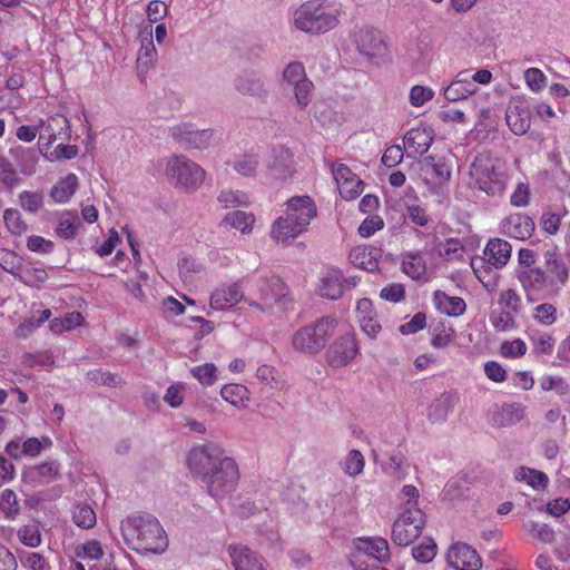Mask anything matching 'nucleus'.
<instances>
[{
    "mask_svg": "<svg viewBox=\"0 0 570 570\" xmlns=\"http://www.w3.org/2000/svg\"><path fill=\"white\" fill-rule=\"evenodd\" d=\"M187 462L193 473L202 475L213 498L229 494L239 479L236 462L215 444L194 448L188 454Z\"/></svg>",
    "mask_w": 570,
    "mask_h": 570,
    "instance_id": "nucleus-1",
    "label": "nucleus"
},
{
    "mask_svg": "<svg viewBox=\"0 0 570 570\" xmlns=\"http://www.w3.org/2000/svg\"><path fill=\"white\" fill-rule=\"evenodd\" d=\"M127 546L139 553L161 554L168 547V538L159 521L150 514L130 515L121 522Z\"/></svg>",
    "mask_w": 570,
    "mask_h": 570,
    "instance_id": "nucleus-2",
    "label": "nucleus"
},
{
    "mask_svg": "<svg viewBox=\"0 0 570 570\" xmlns=\"http://www.w3.org/2000/svg\"><path fill=\"white\" fill-rule=\"evenodd\" d=\"M569 278L566 263L553 249L543 253V265L539 269H529L522 275V287L530 292H548L557 294Z\"/></svg>",
    "mask_w": 570,
    "mask_h": 570,
    "instance_id": "nucleus-3",
    "label": "nucleus"
},
{
    "mask_svg": "<svg viewBox=\"0 0 570 570\" xmlns=\"http://www.w3.org/2000/svg\"><path fill=\"white\" fill-rule=\"evenodd\" d=\"M337 22V11L320 0L307 1L295 11V26L304 32L324 33Z\"/></svg>",
    "mask_w": 570,
    "mask_h": 570,
    "instance_id": "nucleus-4",
    "label": "nucleus"
},
{
    "mask_svg": "<svg viewBox=\"0 0 570 570\" xmlns=\"http://www.w3.org/2000/svg\"><path fill=\"white\" fill-rule=\"evenodd\" d=\"M165 176L175 188L193 193L203 185L206 171L188 157L173 155L167 159Z\"/></svg>",
    "mask_w": 570,
    "mask_h": 570,
    "instance_id": "nucleus-5",
    "label": "nucleus"
},
{
    "mask_svg": "<svg viewBox=\"0 0 570 570\" xmlns=\"http://www.w3.org/2000/svg\"><path fill=\"white\" fill-rule=\"evenodd\" d=\"M335 325V318L323 316L313 324L298 328L292 336L293 348L305 355L317 354L326 346Z\"/></svg>",
    "mask_w": 570,
    "mask_h": 570,
    "instance_id": "nucleus-6",
    "label": "nucleus"
},
{
    "mask_svg": "<svg viewBox=\"0 0 570 570\" xmlns=\"http://www.w3.org/2000/svg\"><path fill=\"white\" fill-rule=\"evenodd\" d=\"M470 175L479 189L489 196H500L505 189L507 176L497 160L488 154H479L470 167Z\"/></svg>",
    "mask_w": 570,
    "mask_h": 570,
    "instance_id": "nucleus-7",
    "label": "nucleus"
},
{
    "mask_svg": "<svg viewBox=\"0 0 570 570\" xmlns=\"http://www.w3.org/2000/svg\"><path fill=\"white\" fill-rule=\"evenodd\" d=\"M424 525L423 511L415 507L406 508L393 523L392 540L400 547H407L421 535Z\"/></svg>",
    "mask_w": 570,
    "mask_h": 570,
    "instance_id": "nucleus-8",
    "label": "nucleus"
},
{
    "mask_svg": "<svg viewBox=\"0 0 570 570\" xmlns=\"http://www.w3.org/2000/svg\"><path fill=\"white\" fill-rule=\"evenodd\" d=\"M169 135L185 150L207 149L215 140L213 129H197L191 122H181L170 127Z\"/></svg>",
    "mask_w": 570,
    "mask_h": 570,
    "instance_id": "nucleus-9",
    "label": "nucleus"
},
{
    "mask_svg": "<svg viewBox=\"0 0 570 570\" xmlns=\"http://www.w3.org/2000/svg\"><path fill=\"white\" fill-rule=\"evenodd\" d=\"M283 80L293 88L297 106L307 107L313 97L314 85L307 78L303 63H288L283 71Z\"/></svg>",
    "mask_w": 570,
    "mask_h": 570,
    "instance_id": "nucleus-10",
    "label": "nucleus"
},
{
    "mask_svg": "<svg viewBox=\"0 0 570 570\" xmlns=\"http://www.w3.org/2000/svg\"><path fill=\"white\" fill-rule=\"evenodd\" d=\"M70 138L69 120L60 114L48 117L46 120L40 121L39 126V147L38 151L47 156L49 147L53 141L68 140Z\"/></svg>",
    "mask_w": 570,
    "mask_h": 570,
    "instance_id": "nucleus-11",
    "label": "nucleus"
},
{
    "mask_svg": "<svg viewBox=\"0 0 570 570\" xmlns=\"http://www.w3.org/2000/svg\"><path fill=\"white\" fill-rule=\"evenodd\" d=\"M448 562L456 570H480L482 560L478 552L466 543L458 542L448 552Z\"/></svg>",
    "mask_w": 570,
    "mask_h": 570,
    "instance_id": "nucleus-12",
    "label": "nucleus"
},
{
    "mask_svg": "<svg viewBox=\"0 0 570 570\" xmlns=\"http://www.w3.org/2000/svg\"><path fill=\"white\" fill-rule=\"evenodd\" d=\"M360 53L372 59L383 57L386 52V45L381 32L374 28H362L354 35Z\"/></svg>",
    "mask_w": 570,
    "mask_h": 570,
    "instance_id": "nucleus-13",
    "label": "nucleus"
},
{
    "mask_svg": "<svg viewBox=\"0 0 570 570\" xmlns=\"http://www.w3.org/2000/svg\"><path fill=\"white\" fill-rule=\"evenodd\" d=\"M357 345L353 336L345 335L336 338L326 352V360L333 367L346 365L357 354Z\"/></svg>",
    "mask_w": 570,
    "mask_h": 570,
    "instance_id": "nucleus-14",
    "label": "nucleus"
},
{
    "mask_svg": "<svg viewBox=\"0 0 570 570\" xmlns=\"http://www.w3.org/2000/svg\"><path fill=\"white\" fill-rule=\"evenodd\" d=\"M354 546L358 559L361 557L367 556L380 563H384L391 559L389 542L386 539L382 537H372V538H357L354 540Z\"/></svg>",
    "mask_w": 570,
    "mask_h": 570,
    "instance_id": "nucleus-15",
    "label": "nucleus"
},
{
    "mask_svg": "<svg viewBox=\"0 0 570 570\" xmlns=\"http://www.w3.org/2000/svg\"><path fill=\"white\" fill-rule=\"evenodd\" d=\"M59 476V464L56 461L43 462L23 470L22 480L32 487L48 484Z\"/></svg>",
    "mask_w": 570,
    "mask_h": 570,
    "instance_id": "nucleus-16",
    "label": "nucleus"
},
{
    "mask_svg": "<svg viewBox=\"0 0 570 570\" xmlns=\"http://www.w3.org/2000/svg\"><path fill=\"white\" fill-rule=\"evenodd\" d=\"M229 556L235 570H267L265 561L245 546H230Z\"/></svg>",
    "mask_w": 570,
    "mask_h": 570,
    "instance_id": "nucleus-17",
    "label": "nucleus"
},
{
    "mask_svg": "<svg viewBox=\"0 0 570 570\" xmlns=\"http://www.w3.org/2000/svg\"><path fill=\"white\" fill-rule=\"evenodd\" d=\"M286 205V213L306 228L317 214L314 200L307 195L294 196L287 200Z\"/></svg>",
    "mask_w": 570,
    "mask_h": 570,
    "instance_id": "nucleus-18",
    "label": "nucleus"
},
{
    "mask_svg": "<svg viewBox=\"0 0 570 570\" xmlns=\"http://www.w3.org/2000/svg\"><path fill=\"white\" fill-rule=\"evenodd\" d=\"M234 86L239 94L261 100L265 99L268 95V89L263 79L254 71L239 73L234 80Z\"/></svg>",
    "mask_w": 570,
    "mask_h": 570,
    "instance_id": "nucleus-19",
    "label": "nucleus"
},
{
    "mask_svg": "<svg viewBox=\"0 0 570 570\" xmlns=\"http://www.w3.org/2000/svg\"><path fill=\"white\" fill-rule=\"evenodd\" d=\"M259 298L266 308H271L273 304L279 302L287 294V286L278 276L261 278L257 283Z\"/></svg>",
    "mask_w": 570,
    "mask_h": 570,
    "instance_id": "nucleus-20",
    "label": "nucleus"
},
{
    "mask_svg": "<svg viewBox=\"0 0 570 570\" xmlns=\"http://www.w3.org/2000/svg\"><path fill=\"white\" fill-rule=\"evenodd\" d=\"M307 228L302 223L295 220L286 213L285 216L278 217L272 225L271 237L277 243H286L291 238H295Z\"/></svg>",
    "mask_w": 570,
    "mask_h": 570,
    "instance_id": "nucleus-21",
    "label": "nucleus"
},
{
    "mask_svg": "<svg viewBox=\"0 0 570 570\" xmlns=\"http://www.w3.org/2000/svg\"><path fill=\"white\" fill-rule=\"evenodd\" d=\"M404 147L409 157L423 155L426 153L433 141L431 130L425 127H415L410 129L404 136Z\"/></svg>",
    "mask_w": 570,
    "mask_h": 570,
    "instance_id": "nucleus-22",
    "label": "nucleus"
},
{
    "mask_svg": "<svg viewBox=\"0 0 570 570\" xmlns=\"http://www.w3.org/2000/svg\"><path fill=\"white\" fill-rule=\"evenodd\" d=\"M476 85L470 80V71L462 70L456 73L454 80L444 89V97L449 101H458L475 94Z\"/></svg>",
    "mask_w": 570,
    "mask_h": 570,
    "instance_id": "nucleus-23",
    "label": "nucleus"
},
{
    "mask_svg": "<svg viewBox=\"0 0 570 570\" xmlns=\"http://www.w3.org/2000/svg\"><path fill=\"white\" fill-rule=\"evenodd\" d=\"M292 155L288 148L277 146L273 148L272 161L268 164V171L274 179H286L292 176Z\"/></svg>",
    "mask_w": 570,
    "mask_h": 570,
    "instance_id": "nucleus-24",
    "label": "nucleus"
},
{
    "mask_svg": "<svg viewBox=\"0 0 570 570\" xmlns=\"http://www.w3.org/2000/svg\"><path fill=\"white\" fill-rule=\"evenodd\" d=\"M511 245L503 239H490L484 249V261L495 268L503 267L511 256Z\"/></svg>",
    "mask_w": 570,
    "mask_h": 570,
    "instance_id": "nucleus-25",
    "label": "nucleus"
},
{
    "mask_svg": "<svg viewBox=\"0 0 570 570\" xmlns=\"http://www.w3.org/2000/svg\"><path fill=\"white\" fill-rule=\"evenodd\" d=\"M345 279L338 269H330L321 279L320 295L328 299H337L343 295Z\"/></svg>",
    "mask_w": 570,
    "mask_h": 570,
    "instance_id": "nucleus-26",
    "label": "nucleus"
},
{
    "mask_svg": "<svg viewBox=\"0 0 570 570\" xmlns=\"http://www.w3.org/2000/svg\"><path fill=\"white\" fill-rule=\"evenodd\" d=\"M243 298V292L238 284H233L227 288L216 289L210 296V307L215 309H225L236 305Z\"/></svg>",
    "mask_w": 570,
    "mask_h": 570,
    "instance_id": "nucleus-27",
    "label": "nucleus"
},
{
    "mask_svg": "<svg viewBox=\"0 0 570 570\" xmlns=\"http://www.w3.org/2000/svg\"><path fill=\"white\" fill-rule=\"evenodd\" d=\"M507 125L515 135H523L530 128V110L519 106L509 107L505 114Z\"/></svg>",
    "mask_w": 570,
    "mask_h": 570,
    "instance_id": "nucleus-28",
    "label": "nucleus"
},
{
    "mask_svg": "<svg viewBox=\"0 0 570 570\" xmlns=\"http://www.w3.org/2000/svg\"><path fill=\"white\" fill-rule=\"evenodd\" d=\"M436 307L449 316H460L465 312V302L458 296H449L442 291L434 292Z\"/></svg>",
    "mask_w": 570,
    "mask_h": 570,
    "instance_id": "nucleus-29",
    "label": "nucleus"
},
{
    "mask_svg": "<svg viewBox=\"0 0 570 570\" xmlns=\"http://www.w3.org/2000/svg\"><path fill=\"white\" fill-rule=\"evenodd\" d=\"M525 406L520 403L503 404L494 414L493 422L498 426H509L520 422L524 416Z\"/></svg>",
    "mask_w": 570,
    "mask_h": 570,
    "instance_id": "nucleus-30",
    "label": "nucleus"
},
{
    "mask_svg": "<svg viewBox=\"0 0 570 570\" xmlns=\"http://www.w3.org/2000/svg\"><path fill=\"white\" fill-rule=\"evenodd\" d=\"M455 403V396L451 393H443L429 407V420L433 423L445 421Z\"/></svg>",
    "mask_w": 570,
    "mask_h": 570,
    "instance_id": "nucleus-31",
    "label": "nucleus"
},
{
    "mask_svg": "<svg viewBox=\"0 0 570 570\" xmlns=\"http://www.w3.org/2000/svg\"><path fill=\"white\" fill-rule=\"evenodd\" d=\"M508 234L517 239H525L534 230L533 220L525 215L511 216L507 220Z\"/></svg>",
    "mask_w": 570,
    "mask_h": 570,
    "instance_id": "nucleus-32",
    "label": "nucleus"
},
{
    "mask_svg": "<svg viewBox=\"0 0 570 570\" xmlns=\"http://www.w3.org/2000/svg\"><path fill=\"white\" fill-rule=\"evenodd\" d=\"M402 271L412 279L419 281L426 275V264L420 252L403 255Z\"/></svg>",
    "mask_w": 570,
    "mask_h": 570,
    "instance_id": "nucleus-33",
    "label": "nucleus"
},
{
    "mask_svg": "<svg viewBox=\"0 0 570 570\" xmlns=\"http://www.w3.org/2000/svg\"><path fill=\"white\" fill-rule=\"evenodd\" d=\"M10 154L18 161L24 175H31L36 171L38 161V151L36 149L18 146L11 148Z\"/></svg>",
    "mask_w": 570,
    "mask_h": 570,
    "instance_id": "nucleus-34",
    "label": "nucleus"
},
{
    "mask_svg": "<svg viewBox=\"0 0 570 570\" xmlns=\"http://www.w3.org/2000/svg\"><path fill=\"white\" fill-rule=\"evenodd\" d=\"M78 186V178L75 174H68L51 189V197L58 203H66L75 194Z\"/></svg>",
    "mask_w": 570,
    "mask_h": 570,
    "instance_id": "nucleus-35",
    "label": "nucleus"
},
{
    "mask_svg": "<svg viewBox=\"0 0 570 570\" xmlns=\"http://www.w3.org/2000/svg\"><path fill=\"white\" fill-rule=\"evenodd\" d=\"M254 223V215L242 210L228 213L222 222V224L229 225L230 227L239 230L242 234L250 233Z\"/></svg>",
    "mask_w": 570,
    "mask_h": 570,
    "instance_id": "nucleus-36",
    "label": "nucleus"
},
{
    "mask_svg": "<svg viewBox=\"0 0 570 570\" xmlns=\"http://www.w3.org/2000/svg\"><path fill=\"white\" fill-rule=\"evenodd\" d=\"M523 530L533 539L543 543H552L556 539L554 530L547 523L528 520L522 525Z\"/></svg>",
    "mask_w": 570,
    "mask_h": 570,
    "instance_id": "nucleus-37",
    "label": "nucleus"
},
{
    "mask_svg": "<svg viewBox=\"0 0 570 570\" xmlns=\"http://www.w3.org/2000/svg\"><path fill=\"white\" fill-rule=\"evenodd\" d=\"M424 168L431 170L439 181H448L451 168L443 157L428 156L423 159Z\"/></svg>",
    "mask_w": 570,
    "mask_h": 570,
    "instance_id": "nucleus-38",
    "label": "nucleus"
},
{
    "mask_svg": "<svg viewBox=\"0 0 570 570\" xmlns=\"http://www.w3.org/2000/svg\"><path fill=\"white\" fill-rule=\"evenodd\" d=\"M258 166V157L254 154H244L236 158L233 163V168L235 169V171L244 177L255 176Z\"/></svg>",
    "mask_w": 570,
    "mask_h": 570,
    "instance_id": "nucleus-39",
    "label": "nucleus"
},
{
    "mask_svg": "<svg viewBox=\"0 0 570 570\" xmlns=\"http://www.w3.org/2000/svg\"><path fill=\"white\" fill-rule=\"evenodd\" d=\"M80 225V219L76 213H66L60 218L56 233L61 238L70 239L77 235Z\"/></svg>",
    "mask_w": 570,
    "mask_h": 570,
    "instance_id": "nucleus-40",
    "label": "nucleus"
},
{
    "mask_svg": "<svg viewBox=\"0 0 570 570\" xmlns=\"http://www.w3.org/2000/svg\"><path fill=\"white\" fill-rule=\"evenodd\" d=\"M73 522L81 529H91L97 523V517L89 504H78L72 512Z\"/></svg>",
    "mask_w": 570,
    "mask_h": 570,
    "instance_id": "nucleus-41",
    "label": "nucleus"
},
{
    "mask_svg": "<svg viewBox=\"0 0 570 570\" xmlns=\"http://www.w3.org/2000/svg\"><path fill=\"white\" fill-rule=\"evenodd\" d=\"M0 266L17 278L23 266V259L12 250L0 248Z\"/></svg>",
    "mask_w": 570,
    "mask_h": 570,
    "instance_id": "nucleus-42",
    "label": "nucleus"
},
{
    "mask_svg": "<svg viewBox=\"0 0 570 570\" xmlns=\"http://www.w3.org/2000/svg\"><path fill=\"white\" fill-rule=\"evenodd\" d=\"M498 304L501 306L500 309H504V312L513 316L521 311V298L512 288L502 291L499 294Z\"/></svg>",
    "mask_w": 570,
    "mask_h": 570,
    "instance_id": "nucleus-43",
    "label": "nucleus"
},
{
    "mask_svg": "<svg viewBox=\"0 0 570 570\" xmlns=\"http://www.w3.org/2000/svg\"><path fill=\"white\" fill-rule=\"evenodd\" d=\"M222 397L233 405H238L248 400V390L240 384H227L222 387Z\"/></svg>",
    "mask_w": 570,
    "mask_h": 570,
    "instance_id": "nucleus-44",
    "label": "nucleus"
},
{
    "mask_svg": "<svg viewBox=\"0 0 570 570\" xmlns=\"http://www.w3.org/2000/svg\"><path fill=\"white\" fill-rule=\"evenodd\" d=\"M405 461L404 454L401 452H394L389 459L381 463L382 470L389 475L402 480L405 475L402 465Z\"/></svg>",
    "mask_w": 570,
    "mask_h": 570,
    "instance_id": "nucleus-45",
    "label": "nucleus"
},
{
    "mask_svg": "<svg viewBox=\"0 0 570 570\" xmlns=\"http://www.w3.org/2000/svg\"><path fill=\"white\" fill-rule=\"evenodd\" d=\"M350 262L360 268L373 271L376 263L372 259L371 252L366 247H355L350 252Z\"/></svg>",
    "mask_w": 570,
    "mask_h": 570,
    "instance_id": "nucleus-46",
    "label": "nucleus"
},
{
    "mask_svg": "<svg viewBox=\"0 0 570 570\" xmlns=\"http://www.w3.org/2000/svg\"><path fill=\"white\" fill-rule=\"evenodd\" d=\"M436 554V544L433 539L425 538L417 547L412 549L413 558L422 563L431 562Z\"/></svg>",
    "mask_w": 570,
    "mask_h": 570,
    "instance_id": "nucleus-47",
    "label": "nucleus"
},
{
    "mask_svg": "<svg viewBox=\"0 0 570 570\" xmlns=\"http://www.w3.org/2000/svg\"><path fill=\"white\" fill-rule=\"evenodd\" d=\"M48 278V274L43 268L30 267L23 265L17 279L28 286H36L43 283Z\"/></svg>",
    "mask_w": 570,
    "mask_h": 570,
    "instance_id": "nucleus-48",
    "label": "nucleus"
},
{
    "mask_svg": "<svg viewBox=\"0 0 570 570\" xmlns=\"http://www.w3.org/2000/svg\"><path fill=\"white\" fill-rule=\"evenodd\" d=\"M17 534L21 543L29 548H37L41 544V533L36 524L22 525Z\"/></svg>",
    "mask_w": 570,
    "mask_h": 570,
    "instance_id": "nucleus-49",
    "label": "nucleus"
},
{
    "mask_svg": "<svg viewBox=\"0 0 570 570\" xmlns=\"http://www.w3.org/2000/svg\"><path fill=\"white\" fill-rule=\"evenodd\" d=\"M3 220L11 234L21 235L27 230V224L21 218L19 210L8 208L3 213Z\"/></svg>",
    "mask_w": 570,
    "mask_h": 570,
    "instance_id": "nucleus-50",
    "label": "nucleus"
},
{
    "mask_svg": "<svg viewBox=\"0 0 570 570\" xmlns=\"http://www.w3.org/2000/svg\"><path fill=\"white\" fill-rule=\"evenodd\" d=\"M490 322L492 326L500 332H505L515 327V318L512 314L504 309H493L490 313Z\"/></svg>",
    "mask_w": 570,
    "mask_h": 570,
    "instance_id": "nucleus-51",
    "label": "nucleus"
},
{
    "mask_svg": "<svg viewBox=\"0 0 570 570\" xmlns=\"http://www.w3.org/2000/svg\"><path fill=\"white\" fill-rule=\"evenodd\" d=\"M217 200L223 205L224 208H233L237 206L247 205L248 198L245 193L239 190H222L217 197Z\"/></svg>",
    "mask_w": 570,
    "mask_h": 570,
    "instance_id": "nucleus-52",
    "label": "nucleus"
},
{
    "mask_svg": "<svg viewBox=\"0 0 570 570\" xmlns=\"http://www.w3.org/2000/svg\"><path fill=\"white\" fill-rule=\"evenodd\" d=\"M216 366L213 363H205L191 368V374L203 385H213L216 381Z\"/></svg>",
    "mask_w": 570,
    "mask_h": 570,
    "instance_id": "nucleus-53",
    "label": "nucleus"
},
{
    "mask_svg": "<svg viewBox=\"0 0 570 570\" xmlns=\"http://www.w3.org/2000/svg\"><path fill=\"white\" fill-rule=\"evenodd\" d=\"M0 509L6 513L7 517L10 518H13L19 513L20 507L17 500V495L12 490L6 489L1 493Z\"/></svg>",
    "mask_w": 570,
    "mask_h": 570,
    "instance_id": "nucleus-54",
    "label": "nucleus"
},
{
    "mask_svg": "<svg viewBox=\"0 0 570 570\" xmlns=\"http://www.w3.org/2000/svg\"><path fill=\"white\" fill-rule=\"evenodd\" d=\"M537 254L532 249L521 248L519 250V263L521 267L518 269L517 275L519 282L522 284V275L529 269H539L540 266H535Z\"/></svg>",
    "mask_w": 570,
    "mask_h": 570,
    "instance_id": "nucleus-55",
    "label": "nucleus"
},
{
    "mask_svg": "<svg viewBox=\"0 0 570 570\" xmlns=\"http://www.w3.org/2000/svg\"><path fill=\"white\" fill-rule=\"evenodd\" d=\"M533 317L543 325H552L557 321V308L549 303L540 304L534 308Z\"/></svg>",
    "mask_w": 570,
    "mask_h": 570,
    "instance_id": "nucleus-56",
    "label": "nucleus"
},
{
    "mask_svg": "<svg viewBox=\"0 0 570 570\" xmlns=\"http://www.w3.org/2000/svg\"><path fill=\"white\" fill-rule=\"evenodd\" d=\"M337 188L343 198L352 200L362 194L364 183L361 179L355 178L345 183L341 181V185H337Z\"/></svg>",
    "mask_w": 570,
    "mask_h": 570,
    "instance_id": "nucleus-57",
    "label": "nucleus"
},
{
    "mask_svg": "<svg viewBox=\"0 0 570 570\" xmlns=\"http://www.w3.org/2000/svg\"><path fill=\"white\" fill-rule=\"evenodd\" d=\"M364 469V458L363 454L358 450H352L347 454V458L345 460V466L344 471L348 475H357L360 474Z\"/></svg>",
    "mask_w": 570,
    "mask_h": 570,
    "instance_id": "nucleus-58",
    "label": "nucleus"
},
{
    "mask_svg": "<svg viewBox=\"0 0 570 570\" xmlns=\"http://www.w3.org/2000/svg\"><path fill=\"white\" fill-rule=\"evenodd\" d=\"M453 334L454 331L451 327L445 328L444 325H439L433 330L431 344L438 348L446 347L452 341Z\"/></svg>",
    "mask_w": 570,
    "mask_h": 570,
    "instance_id": "nucleus-59",
    "label": "nucleus"
},
{
    "mask_svg": "<svg viewBox=\"0 0 570 570\" xmlns=\"http://www.w3.org/2000/svg\"><path fill=\"white\" fill-rule=\"evenodd\" d=\"M87 377L95 384L105 386H116L120 382L117 375L100 370L88 372Z\"/></svg>",
    "mask_w": 570,
    "mask_h": 570,
    "instance_id": "nucleus-60",
    "label": "nucleus"
},
{
    "mask_svg": "<svg viewBox=\"0 0 570 570\" xmlns=\"http://www.w3.org/2000/svg\"><path fill=\"white\" fill-rule=\"evenodd\" d=\"M524 79L527 85L533 90V91H540L546 86V76L544 73L538 69V68H529L524 72Z\"/></svg>",
    "mask_w": 570,
    "mask_h": 570,
    "instance_id": "nucleus-61",
    "label": "nucleus"
},
{
    "mask_svg": "<svg viewBox=\"0 0 570 570\" xmlns=\"http://www.w3.org/2000/svg\"><path fill=\"white\" fill-rule=\"evenodd\" d=\"M102 554L101 544L97 540H91L81 544L77 551L78 557L89 558L91 560H99Z\"/></svg>",
    "mask_w": 570,
    "mask_h": 570,
    "instance_id": "nucleus-62",
    "label": "nucleus"
},
{
    "mask_svg": "<svg viewBox=\"0 0 570 570\" xmlns=\"http://www.w3.org/2000/svg\"><path fill=\"white\" fill-rule=\"evenodd\" d=\"M21 562L30 570H50V566L47 562L46 558L37 552L26 553L24 557H21Z\"/></svg>",
    "mask_w": 570,
    "mask_h": 570,
    "instance_id": "nucleus-63",
    "label": "nucleus"
},
{
    "mask_svg": "<svg viewBox=\"0 0 570 570\" xmlns=\"http://www.w3.org/2000/svg\"><path fill=\"white\" fill-rule=\"evenodd\" d=\"M380 296L385 301L399 303L405 297V288L402 284L393 283L383 287Z\"/></svg>",
    "mask_w": 570,
    "mask_h": 570,
    "instance_id": "nucleus-64",
    "label": "nucleus"
}]
</instances>
